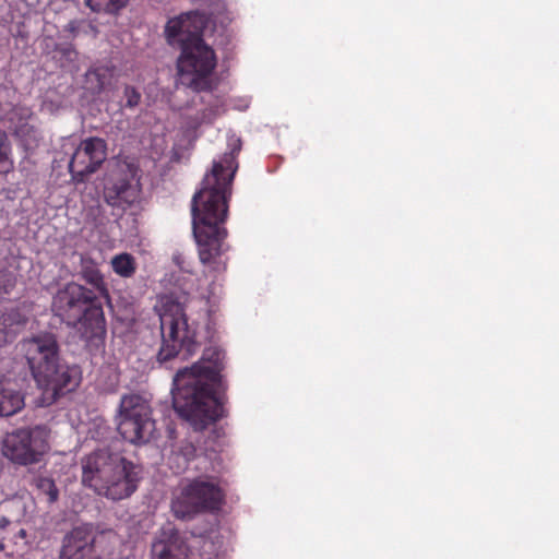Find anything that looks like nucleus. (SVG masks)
<instances>
[{"label":"nucleus","instance_id":"f03ea898","mask_svg":"<svg viewBox=\"0 0 559 559\" xmlns=\"http://www.w3.org/2000/svg\"><path fill=\"white\" fill-rule=\"evenodd\" d=\"M224 350L217 346H210L204 348L197 362L179 369L174 376V409L194 431L206 429L223 415V406L216 397V391L224 389Z\"/></svg>","mask_w":559,"mask_h":559},{"label":"nucleus","instance_id":"393cba45","mask_svg":"<svg viewBox=\"0 0 559 559\" xmlns=\"http://www.w3.org/2000/svg\"><path fill=\"white\" fill-rule=\"evenodd\" d=\"M111 266L121 277H131L135 272V260L130 253H120L112 258Z\"/></svg>","mask_w":559,"mask_h":559},{"label":"nucleus","instance_id":"cd10ccee","mask_svg":"<svg viewBox=\"0 0 559 559\" xmlns=\"http://www.w3.org/2000/svg\"><path fill=\"white\" fill-rule=\"evenodd\" d=\"M14 286V274L7 269H0V295L11 293Z\"/></svg>","mask_w":559,"mask_h":559},{"label":"nucleus","instance_id":"4468645a","mask_svg":"<svg viewBox=\"0 0 559 559\" xmlns=\"http://www.w3.org/2000/svg\"><path fill=\"white\" fill-rule=\"evenodd\" d=\"M95 539L92 527H74L63 537L60 559H98Z\"/></svg>","mask_w":559,"mask_h":559},{"label":"nucleus","instance_id":"c756f323","mask_svg":"<svg viewBox=\"0 0 559 559\" xmlns=\"http://www.w3.org/2000/svg\"><path fill=\"white\" fill-rule=\"evenodd\" d=\"M14 534H13V539L15 543H17V539L21 538V539H24L26 537V531L22 527H20V525L17 527H15L14 530Z\"/></svg>","mask_w":559,"mask_h":559},{"label":"nucleus","instance_id":"20e7f679","mask_svg":"<svg viewBox=\"0 0 559 559\" xmlns=\"http://www.w3.org/2000/svg\"><path fill=\"white\" fill-rule=\"evenodd\" d=\"M82 485L99 497L120 501L138 489L141 471L120 452L96 449L81 459Z\"/></svg>","mask_w":559,"mask_h":559},{"label":"nucleus","instance_id":"1a4fd4ad","mask_svg":"<svg viewBox=\"0 0 559 559\" xmlns=\"http://www.w3.org/2000/svg\"><path fill=\"white\" fill-rule=\"evenodd\" d=\"M50 429L46 425L21 427L2 440V453L12 463L27 466L39 463L49 450Z\"/></svg>","mask_w":559,"mask_h":559},{"label":"nucleus","instance_id":"aec40b11","mask_svg":"<svg viewBox=\"0 0 559 559\" xmlns=\"http://www.w3.org/2000/svg\"><path fill=\"white\" fill-rule=\"evenodd\" d=\"M29 484L35 488L39 496L46 498L48 503H53L59 498V490L52 478L38 474L33 475Z\"/></svg>","mask_w":559,"mask_h":559},{"label":"nucleus","instance_id":"0eeeda50","mask_svg":"<svg viewBox=\"0 0 559 559\" xmlns=\"http://www.w3.org/2000/svg\"><path fill=\"white\" fill-rule=\"evenodd\" d=\"M224 491L217 479L212 476H197L187 479L171 500V512L176 519L191 520L202 512L221 509Z\"/></svg>","mask_w":559,"mask_h":559},{"label":"nucleus","instance_id":"bb28decb","mask_svg":"<svg viewBox=\"0 0 559 559\" xmlns=\"http://www.w3.org/2000/svg\"><path fill=\"white\" fill-rule=\"evenodd\" d=\"M123 98L126 100L123 107L127 109H134L140 105L142 95L136 87L132 85H126L123 87Z\"/></svg>","mask_w":559,"mask_h":559},{"label":"nucleus","instance_id":"5701e85b","mask_svg":"<svg viewBox=\"0 0 559 559\" xmlns=\"http://www.w3.org/2000/svg\"><path fill=\"white\" fill-rule=\"evenodd\" d=\"M55 58L62 69H73L76 67L79 52L72 44H59L55 48Z\"/></svg>","mask_w":559,"mask_h":559},{"label":"nucleus","instance_id":"c85d7f7f","mask_svg":"<svg viewBox=\"0 0 559 559\" xmlns=\"http://www.w3.org/2000/svg\"><path fill=\"white\" fill-rule=\"evenodd\" d=\"M80 22L76 20L70 21L66 26L64 31L71 34V37L74 38L79 33Z\"/></svg>","mask_w":559,"mask_h":559},{"label":"nucleus","instance_id":"412c9836","mask_svg":"<svg viewBox=\"0 0 559 559\" xmlns=\"http://www.w3.org/2000/svg\"><path fill=\"white\" fill-rule=\"evenodd\" d=\"M5 508L16 511L15 516L0 515V533H4L3 538L7 537L9 532H13L20 524L21 516L24 515L25 504L21 499L9 500Z\"/></svg>","mask_w":559,"mask_h":559},{"label":"nucleus","instance_id":"6ab92c4d","mask_svg":"<svg viewBox=\"0 0 559 559\" xmlns=\"http://www.w3.org/2000/svg\"><path fill=\"white\" fill-rule=\"evenodd\" d=\"M24 395L11 388H0V416H12L24 407Z\"/></svg>","mask_w":559,"mask_h":559},{"label":"nucleus","instance_id":"f8f14e48","mask_svg":"<svg viewBox=\"0 0 559 559\" xmlns=\"http://www.w3.org/2000/svg\"><path fill=\"white\" fill-rule=\"evenodd\" d=\"M206 26L205 15L200 12H186L167 21L164 35L169 46L183 49L201 39Z\"/></svg>","mask_w":559,"mask_h":559},{"label":"nucleus","instance_id":"b1692460","mask_svg":"<svg viewBox=\"0 0 559 559\" xmlns=\"http://www.w3.org/2000/svg\"><path fill=\"white\" fill-rule=\"evenodd\" d=\"M12 144L8 134L0 129V175H7L13 170Z\"/></svg>","mask_w":559,"mask_h":559},{"label":"nucleus","instance_id":"ddd939ff","mask_svg":"<svg viewBox=\"0 0 559 559\" xmlns=\"http://www.w3.org/2000/svg\"><path fill=\"white\" fill-rule=\"evenodd\" d=\"M141 186L135 173L129 169L105 188L108 205L126 210L140 200Z\"/></svg>","mask_w":559,"mask_h":559},{"label":"nucleus","instance_id":"7ed1b4c3","mask_svg":"<svg viewBox=\"0 0 559 559\" xmlns=\"http://www.w3.org/2000/svg\"><path fill=\"white\" fill-rule=\"evenodd\" d=\"M173 260L179 272H173L168 281L178 288L179 294L170 292L160 296L156 306L162 336V344L156 354L159 365H166L177 357L188 359L198 350L197 330L188 322L185 307L189 296L194 292L201 299L210 301L215 289V284L212 283L207 290H199L183 254L176 253Z\"/></svg>","mask_w":559,"mask_h":559},{"label":"nucleus","instance_id":"4be33fe9","mask_svg":"<svg viewBox=\"0 0 559 559\" xmlns=\"http://www.w3.org/2000/svg\"><path fill=\"white\" fill-rule=\"evenodd\" d=\"M129 0H83V3L95 13L118 14L127 7Z\"/></svg>","mask_w":559,"mask_h":559},{"label":"nucleus","instance_id":"a878e982","mask_svg":"<svg viewBox=\"0 0 559 559\" xmlns=\"http://www.w3.org/2000/svg\"><path fill=\"white\" fill-rule=\"evenodd\" d=\"M197 448L191 441H182L177 451L173 452L169 460H181V463L178 464L175 473H180L185 471L188 466V463L195 457Z\"/></svg>","mask_w":559,"mask_h":559},{"label":"nucleus","instance_id":"9b49d317","mask_svg":"<svg viewBox=\"0 0 559 559\" xmlns=\"http://www.w3.org/2000/svg\"><path fill=\"white\" fill-rule=\"evenodd\" d=\"M107 157V144L100 138H88L81 142L69 162V171L75 183L85 182Z\"/></svg>","mask_w":559,"mask_h":559},{"label":"nucleus","instance_id":"a211bd4d","mask_svg":"<svg viewBox=\"0 0 559 559\" xmlns=\"http://www.w3.org/2000/svg\"><path fill=\"white\" fill-rule=\"evenodd\" d=\"M80 275L88 285L92 286L90 289L96 293L97 300H109L107 284L95 263L92 261L83 262Z\"/></svg>","mask_w":559,"mask_h":559},{"label":"nucleus","instance_id":"6e6552de","mask_svg":"<svg viewBox=\"0 0 559 559\" xmlns=\"http://www.w3.org/2000/svg\"><path fill=\"white\" fill-rule=\"evenodd\" d=\"M180 51L177 59L179 84L194 92L211 91V75L217 63L213 48L201 39Z\"/></svg>","mask_w":559,"mask_h":559},{"label":"nucleus","instance_id":"f3484780","mask_svg":"<svg viewBox=\"0 0 559 559\" xmlns=\"http://www.w3.org/2000/svg\"><path fill=\"white\" fill-rule=\"evenodd\" d=\"M116 67L99 64L90 68L84 78L86 88L93 94H100L114 84Z\"/></svg>","mask_w":559,"mask_h":559},{"label":"nucleus","instance_id":"9d476101","mask_svg":"<svg viewBox=\"0 0 559 559\" xmlns=\"http://www.w3.org/2000/svg\"><path fill=\"white\" fill-rule=\"evenodd\" d=\"M117 429L123 440L142 444L150 441L155 430L152 409L140 394H126L119 404Z\"/></svg>","mask_w":559,"mask_h":559},{"label":"nucleus","instance_id":"2eb2a0df","mask_svg":"<svg viewBox=\"0 0 559 559\" xmlns=\"http://www.w3.org/2000/svg\"><path fill=\"white\" fill-rule=\"evenodd\" d=\"M152 559H187L188 546L174 524L167 523L152 544Z\"/></svg>","mask_w":559,"mask_h":559},{"label":"nucleus","instance_id":"f257e3e1","mask_svg":"<svg viewBox=\"0 0 559 559\" xmlns=\"http://www.w3.org/2000/svg\"><path fill=\"white\" fill-rule=\"evenodd\" d=\"M240 150V140L231 152L225 153L222 160H214L213 167L203 180L201 189L191 201L193 235L199 248V258L213 271L222 272L226 262L222 259L225 251L224 240L227 230L222 226L228 213V199L237 170L236 153Z\"/></svg>","mask_w":559,"mask_h":559},{"label":"nucleus","instance_id":"423d86ee","mask_svg":"<svg viewBox=\"0 0 559 559\" xmlns=\"http://www.w3.org/2000/svg\"><path fill=\"white\" fill-rule=\"evenodd\" d=\"M51 312L67 326L76 331L87 345L103 342L106 320L96 293L74 281L60 286L52 296Z\"/></svg>","mask_w":559,"mask_h":559},{"label":"nucleus","instance_id":"39448f33","mask_svg":"<svg viewBox=\"0 0 559 559\" xmlns=\"http://www.w3.org/2000/svg\"><path fill=\"white\" fill-rule=\"evenodd\" d=\"M20 349L37 385L53 395L73 391L81 381L78 366L62 361L60 345L51 332H39L20 342Z\"/></svg>","mask_w":559,"mask_h":559},{"label":"nucleus","instance_id":"7c9ffc66","mask_svg":"<svg viewBox=\"0 0 559 559\" xmlns=\"http://www.w3.org/2000/svg\"><path fill=\"white\" fill-rule=\"evenodd\" d=\"M198 460L203 462V463H206V459L205 457H199Z\"/></svg>","mask_w":559,"mask_h":559},{"label":"nucleus","instance_id":"dca6fc26","mask_svg":"<svg viewBox=\"0 0 559 559\" xmlns=\"http://www.w3.org/2000/svg\"><path fill=\"white\" fill-rule=\"evenodd\" d=\"M28 317L19 309H11L0 316V348L15 341L25 331Z\"/></svg>","mask_w":559,"mask_h":559}]
</instances>
